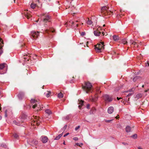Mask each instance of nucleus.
Returning a JSON list of instances; mask_svg holds the SVG:
<instances>
[{"mask_svg":"<svg viewBox=\"0 0 149 149\" xmlns=\"http://www.w3.org/2000/svg\"><path fill=\"white\" fill-rule=\"evenodd\" d=\"M82 88L86 93L92 92V86L89 82H85V84L83 86Z\"/></svg>","mask_w":149,"mask_h":149,"instance_id":"1","label":"nucleus"},{"mask_svg":"<svg viewBox=\"0 0 149 149\" xmlns=\"http://www.w3.org/2000/svg\"><path fill=\"white\" fill-rule=\"evenodd\" d=\"M31 102L32 103L34 104L33 105L32 107L33 109L37 107V111L41 110V108H43V107H42V105H41L40 102L37 101L36 100L33 99H31Z\"/></svg>","mask_w":149,"mask_h":149,"instance_id":"2","label":"nucleus"},{"mask_svg":"<svg viewBox=\"0 0 149 149\" xmlns=\"http://www.w3.org/2000/svg\"><path fill=\"white\" fill-rule=\"evenodd\" d=\"M104 42H101L95 46V50L97 52H100L104 49Z\"/></svg>","mask_w":149,"mask_h":149,"instance_id":"3","label":"nucleus"},{"mask_svg":"<svg viewBox=\"0 0 149 149\" xmlns=\"http://www.w3.org/2000/svg\"><path fill=\"white\" fill-rule=\"evenodd\" d=\"M40 17L42 18V21L44 24L50 21V16L46 13H42L40 15Z\"/></svg>","mask_w":149,"mask_h":149,"instance_id":"4","label":"nucleus"},{"mask_svg":"<svg viewBox=\"0 0 149 149\" xmlns=\"http://www.w3.org/2000/svg\"><path fill=\"white\" fill-rule=\"evenodd\" d=\"M109 7L106 6L102 7L101 9V12L105 15H110L111 13L110 11L108 10Z\"/></svg>","mask_w":149,"mask_h":149,"instance_id":"5","label":"nucleus"},{"mask_svg":"<svg viewBox=\"0 0 149 149\" xmlns=\"http://www.w3.org/2000/svg\"><path fill=\"white\" fill-rule=\"evenodd\" d=\"M7 65L5 63L0 64V74L5 73L7 70Z\"/></svg>","mask_w":149,"mask_h":149,"instance_id":"6","label":"nucleus"},{"mask_svg":"<svg viewBox=\"0 0 149 149\" xmlns=\"http://www.w3.org/2000/svg\"><path fill=\"white\" fill-rule=\"evenodd\" d=\"M34 119H33L31 123V125H39L40 122V120L39 119V117L37 116H33Z\"/></svg>","mask_w":149,"mask_h":149,"instance_id":"7","label":"nucleus"},{"mask_svg":"<svg viewBox=\"0 0 149 149\" xmlns=\"http://www.w3.org/2000/svg\"><path fill=\"white\" fill-rule=\"evenodd\" d=\"M27 141V144L25 145L27 146H28V144L32 146H34L36 145L38 143L37 140L35 139H29V141Z\"/></svg>","mask_w":149,"mask_h":149,"instance_id":"8","label":"nucleus"},{"mask_svg":"<svg viewBox=\"0 0 149 149\" xmlns=\"http://www.w3.org/2000/svg\"><path fill=\"white\" fill-rule=\"evenodd\" d=\"M103 99L106 102H111L113 100V98L107 95H104L103 96Z\"/></svg>","mask_w":149,"mask_h":149,"instance_id":"9","label":"nucleus"},{"mask_svg":"<svg viewBox=\"0 0 149 149\" xmlns=\"http://www.w3.org/2000/svg\"><path fill=\"white\" fill-rule=\"evenodd\" d=\"M39 32L35 31H32L31 33V38L33 39H36L39 35Z\"/></svg>","mask_w":149,"mask_h":149,"instance_id":"10","label":"nucleus"},{"mask_svg":"<svg viewBox=\"0 0 149 149\" xmlns=\"http://www.w3.org/2000/svg\"><path fill=\"white\" fill-rule=\"evenodd\" d=\"M28 10H27L26 11H27ZM25 12L24 13V15H25V17H26V18L28 19H31V14L30 13H28L27 11H26V10H24Z\"/></svg>","mask_w":149,"mask_h":149,"instance_id":"11","label":"nucleus"},{"mask_svg":"<svg viewBox=\"0 0 149 149\" xmlns=\"http://www.w3.org/2000/svg\"><path fill=\"white\" fill-rule=\"evenodd\" d=\"M41 139L43 143H45L47 142L48 139L46 136H42L41 138Z\"/></svg>","mask_w":149,"mask_h":149,"instance_id":"12","label":"nucleus"},{"mask_svg":"<svg viewBox=\"0 0 149 149\" xmlns=\"http://www.w3.org/2000/svg\"><path fill=\"white\" fill-rule=\"evenodd\" d=\"M27 116L24 114H22L20 117V119L21 123H23L26 120Z\"/></svg>","mask_w":149,"mask_h":149,"instance_id":"13","label":"nucleus"},{"mask_svg":"<svg viewBox=\"0 0 149 149\" xmlns=\"http://www.w3.org/2000/svg\"><path fill=\"white\" fill-rule=\"evenodd\" d=\"M114 111L113 107H110L108 108V113L109 114L112 113Z\"/></svg>","mask_w":149,"mask_h":149,"instance_id":"14","label":"nucleus"},{"mask_svg":"<svg viewBox=\"0 0 149 149\" xmlns=\"http://www.w3.org/2000/svg\"><path fill=\"white\" fill-rule=\"evenodd\" d=\"M24 96V93L23 92H20L18 94V97L19 99H22Z\"/></svg>","mask_w":149,"mask_h":149,"instance_id":"15","label":"nucleus"},{"mask_svg":"<svg viewBox=\"0 0 149 149\" xmlns=\"http://www.w3.org/2000/svg\"><path fill=\"white\" fill-rule=\"evenodd\" d=\"M94 35L96 36H99L101 33V32L100 31L98 30L94 31Z\"/></svg>","mask_w":149,"mask_h":149,"instance_id":"16","label":"nucleus"},{"mask_svg":"<svg viewBox=\"0 0 149 149\" xmlns=\"http://www.w3.org/2000/svg\"><path fill=\"white\" fill-rule=\"evenodd\" d=\"M21 120H18L17 121L14 120L13 121L14 123L16 125L19 126L21 125Z\"/></svg>","mask_w":149,"mask_h":149,"instance_id":"17","label":"nucleus"},{"mask_svg":"<svg viewBox=\"0 0 149 149\" xmlns=\"http://www.w3.org/2000/svg\"><path fill=\"white\" fill-rule=\"evenodd\" d=\"M132 128L131 127L129 126H126L125 128V130L126 132H130Z\"/></svg>","mask_w":149,"mask_h":149,"instance_id":"18","label":"nucleus"},{"mask_svg":"<svg viewBox=\"0 0 149 149\" xmlns=\"http://www.w3.org/2000/svg\"><path fill=\"white\" fill-rule=\"evenodd\" d=\"M113 38L114 40L115 41H117L119 40V37L118 36L114 35L113 36Z\"/></svg>","mask_w":149,"mask_h":149,"instance_id":"19","label":"nucleus"},{"mask_svg":"<svg viewBox=\"0 0 149 149\" xmlns=\"http://www.w3.org/2000/svg\"><path fill=\"white\" fill-rule=\"evenodd\" d=\"M90 99L91 101L93 102H95L97 100V98L96 97H91L90 98Z\"/></svg>","mask_w":149,"mask_h":149,"instance_id":"20","label":"nucleus"},{"mask_svg":"<svg viewBox=\"0 0 149 149\" xmlns=\"http://www.w3.org/2000/svg\"><path fill=\"white\" fill-rule=\"evenodd\" d=\"M36 6H38L37 4H34L33 3H31V8L34 9Z\"/></svg>","mask_w":149,"mask_h":149,"instance_id":"21","label":"nucleus"},{"mask_svg":"<svg viewBox=\"0 0 149 149\" xmlns=\"http://www.w3.org/2000/svg\"><path fill=\"white\" fill-rule=\"evenodd\" d=\"M84 103V101L81 100L80 102L79 103V107L80 109H81V106L83 105Z\"/></svg>","mask_w":149,"mask_h":149,"instance_id":"22","label":"nucleus"},{"mask_svg":"<svg viewBox=\"0 0 149 149\" xmlns=\"http://www.w3.org/2000/svg\"><path fill=\"white\" fill-rule=\"evenodd\" d=\"M130 44L133 45L135 46L137 44L136 42H134L132 40H130Z\"/></svg>","mask_w":149,"mask_h":149,"instance_id":"23","label":"nucleus"},{"mask_svg":"<svg viewBox=\"0 0 149 149\" xmlns=\"http://www.w3.org/2000/svg\"><path fill=\"white\" fill-rule=\"evenodd\" d=\"M3 43L1 38L0 39V48L3 47Z\"/></svg>","mask_w":149,"mask_h":149,"instance_id":"24","label":"nucleus"},{"mask_svg":"<svg viewBox=\"0 0 149 149\" xmlns=\"http://www.w3.org/2000/svg\"><path fill=\"white\" fill-rule=\"evenodd\" d=\"M142 95L141 94V93H138L136 95V97L137 98V99H138L139 98H140L141 97Z\"/></svg>","mask_w":149,"mask_h":149,"instance_id":"25","label":"nucleus"},{"mask_svg":"<svg viewBox=\"0 0 149 149\" xmlns=\"http://www.w3.org/2000/svg\"><path fill=\"white\" fill-rule=\"evenodd\" d=\"M45 112L48 115H50L52 113L51 111L50 110L48 109H46L45 111Z\"/></svg>","mask_w":149,"mask_h":149,"instance_id":"26","label":"nucleus"},{"mask_svg":"<svg viewBox=\"0 0 149 149\" xmlns=\"http://www.w3.org/2000/svg\"><path fill=\"white\" fill-rule=\"evenodd\" d=\"M62 133L60 134L58 136H56L55 139V140H58L62 136Z\"/></svg>","mask_w":149,"mask_h":149,"instance_id":"27","label":"nucleus"},{"mask_svg":"<svg viewBox=\"0 0 149 149\" xmlns=\"http://www.w3.org/2000/svg\"><path fill=\"white\" fill-rule=\"evenodd\" d=\"M87 23L88 25H91L92 24V22L91 20L88 19V20L87 22Z\"/></svg>","mask_w":149,"mask_h":149,"instance_id":"28","label":"nucleus"},{"mask_svg":"<svg viewBox=\"0 0 149 149\" xmlns=\"http://www.w3.org/2000/svg\"><path fill=\"white\" fill-rule=\"evenodd\" d=\"M58 96L59 98H61L63 97V94L61 93L58 94Z\"/></svg>","mask_w":149,"mask_h":149,"instance_id":"29","label":"nucleus"},{"mask_svg":"<svg viewBox=\"0 0 149 149\" xmlns=\"http://www.w3.org/2000/svg\"><path fill=\"white\" fill-rule=\"evenodd\" d=\"M13 136L16 139H19V136L16 133H15L13 134Z\"/></svg>","mask_w":149,"mask_h":149,"instance_id":"30","label":"nucleus"},{"mask_svg":"<svg viewBox=\"0 0 149 149\" xmlns=\"http://www.w3.org/2000/svg\"><path fill=\"white\" fill-rule=\"evenodd\" d=\"M131 137L133 139H135L137 138V134H135L131 136Z\"/></svg>","mask_w":149,"mask_h":149,"instance_id":"31","label":"nucleus"},{"mask_svg":"<svg viewBox=\"0 0 149 149\" xmlns=\"http://www.w3.org/2000/svg\"><path fill=\"white\" fill-rule=\"evenodd\" d=\"M122 42L124 44H126L127 43V41L125 39H123L122 41Z\"/></svg>","mask_w":149,"mask_h":149,"instance_id":"32","label":"nucleus"},{"mask_svg":"<svg viewBox=\"0 0 149 149\" xmlns=\"http://www.w3.org/2000/svg\"><path fill=\"white\" fill-rule=\"evenodd\" d=\"M75 144L76 145L79 146L80 147H81V146L83 145V144L82 143H81L80 144H79L78 143H76Z\"/></svg>","mask_w":149,"mask_h":149,"instance_id":"33","label":"nucleus"},{"mask_svg":"<svg viewBox=\"0 0 149 149\" xmlns=\"http://www.w3.org/2000/svg\"><path fill=\"white\" fill-rule=\"evenodd\" d=\"M67 127V125H65L64 126V127L61 129V130H62L64 131L65 130V129Z\"/></svg>","mask_w":149,"mask_h":149,"instance_id":"34","label":"nucleus"},{"mask_svg":"<svg viewBox=\"0 0 149 149\" xmlns=\"http://www.w3.org/2000/svg\"><path fill=\"white\" fill-rule=\"evenodd\" d=\"M48 92V93H47L46 94V96L47 97H49V96L50 94L51 93L50 92Z\"/></svg>","mask_w":149,"mask_h":149,"instance_id":"35","label":"nucleus"},{"mask_svg":"<svg viewBox=\"0 0 149 149\" xmlns=\"http://www.w3.org/2000/svg\"><path fill=\"white\" fill-rule=\"evenodd\" d=\"M2 47H1L0 48V55H1V54L3 53V51L2 49Z\"/></svg>","mask_w":149,"mask_h":149,"instance_id":"36","label":"nucleus"},{"mask_svg":"<svg viewBox=\"0 0 149 149\" xmlns=\"http://www.w3.org/2000/svg\"><path fill=\"white\" fill-rule=\"evenodd\" d=\"M138 77H135L133 79V81L135 82L136 81V80L138 79Z\"/></svg>","mask_w":149,"mask_h":149,"instance_id":"37","label":"nucleus"},{"mask_svg":"<svg viewBox=\"0 0 149 149\" xmlns=\"http://www.w3.org/2000/svg\"><path fill=\"white\" fill-rule=\"evenodd\" d=\"M80 126H78L77 127H76L75 128V131H77L80 128Z\"/></svg>","mask_w":149,"mask_h":149,"instance_id":"38","label":"nucleus"},{"mask_svg":"<svg viewBox=\"0 0 149 149\" xmlns=\"http://www.w3.org/2000/svg\"><path fill=\"white\" fill-rule=\"evenodd\" d=\"M85 32H82L81 34V36H84L85 35Z\"/></svg>","mask_w":149,"mask_h":149,"instance_id":"39","label":"nucleus"},{"mask_svg":"<svg viewBox=\"0 0 149 149\" xmlns=\"http://www.w3.org/2000/svg\"><path fill=\"white\" fill-rule=\"evenodd\" d=\"M73 139L75 141H77L78 140V139L77 137H74L73 138Z\"/></svg>","mask_w":149,"mask_h":149,"instance_id":"40","label":"nucleus"},{"mask_svg":"<svg viewBox=\"0 0 149 149\" xmlns=\"http://www.w3.org/2000/svg\"><path fill=\"white\" fill-rule=\"evenodd\" d=\"M112 120H106L105 122L107 123H110L111 122V121H112Z\"/></svg>","mask_w":149,"mask_h":149,"instance_id":"41","label":"nucleus"},{"mask_svg":"<svg viewBox=\"0 0 149 149\" xmlns=\"http://www.w3.org/2000/svg\"><path fill=\"white\" fill-rule=\"evenodd\" d=\"M132 95V93H130L128 95H127L126 96V97H129L130 96H131Z\"/></svg>","mask_w":149,"mask_h":149,"instance_id":"42","label":"nucleus"},{"mask_svg":"<svg viewBox=\"0 0 149 149\" xmlns=\"http://www.w3.org/2000/svg\"><path fill=\"white\" fill-rule=\"evenodd\" d=\"M90 104H87L86 106V107L88 109H89Z\"/></svg>","mask_w":149,"mask_h":149,"instance_id":"43","label":"nucleus"},{"mask_svg":"<svg viewBox=\"0 0 149 149\" xmlns=\"http://www.w3.org/2000/svg\"><path fill=\"white\" fill-rule=\"evenodd\" d=\"M69 133H67L66 134H65L63 136L64 137H65L66 136H67V135H69Z\"/></svg>","mask_w":149,"mask_h":149,"instance_id":"44","label":"nucleus"},{"mask_svg":"<svg viewBox=\"0 0 149 149\" xmlns=\"http://www.w3.org/2000/svg\"><path fill=\"white\" fill-rule=\"evenodd\" d=\"M5 117H7V111H5Z\"/></svg>","mask_w":149,"mask_h":149,"instance_id":"45","label":"nucleus"},{"mask_svg":"<svg viewBox=\"0 0 149 149\" xmlns=\"http://www.w3.org/2000/svg\"><path fill=\"white\" fill-rule=\"evenodd\" d=\"M122 143L124 145H128V144L127 143Z\"/></svg>","mask_w":149,"mask_h":149,"instance_id":"46","label":"nucleus"},{"mask_svg":"<svg viewBox=\"0 0 149 149\" xmlns=\"http://www.w3.org/2000/svg\"><path fill=\"white\" fill-rule=\"evenodd\" d=\"M122 98H121V97H120V98H119L118 97H117V99L119 100H120V99H122Z\"/></svg>","mask_w":149,"mask_h":149,"instance_id":"47","label":"nucleus"},{"mask_svg":"<svg viewBox=\"0 0 149 149\" xmlns=\"http://www.w3.org/2000/svg\"><path fill=\"white\" fill-rule=\"evenodd\" d=\"M119 116L118 115L115 118H116V119H118L119 118Z\"/></svg>","mask_w":149,"mask_h":149,"instance_id":"48","label":"nucleus"},{"mask_svg":"<svg viewBox=\"0 0 149 149\" xmlns=\"http://www.w3.org/2000/svg\"><path fill=\"white\" fill-rule=\"evenodd\" d=\"M70 22L72 24H73L74 23V22L73 21H71Z\"/></svg>","mask_w":149,"mask_h":149,"instance_id":"49","label":"nucleus"},{"mask_svg":"<svg viewBox=\"0 0 149 149\" xmlns=\"http://www.w3.org/2000/svg\"><path fill=\"white\" fill-rule=\"evenodd\" d=\"M102 35L104 36L105 35V33L103 31L102 32Z\"/></svg>","mask_w":149,"mask_h":149,"instance_id":"50","label":"nucleus"},{"mask_svg":"<svg viewBox=\"0 0 149 149\" xmlns=\"http://www.w3.org/2000/svg\"><path fill=\"white\" fill-rule=\"evenodd\" d=\"M46 31V33H49V30H46V31Z\"/></svg>","mask_w":149,"mask_h":149,"instance_id":"51","label":"nucleus"},{"mask_svg":"<svg viewBox=\"0 0 149 149\" xmlns=\"http://www.w3.org/2000/svg\"><path fill=\"white\" fill-rule=\"evenodd\" d=\"M54 30H50V31H51L52 32H54Z\"/></svg>","mask_w":149,"mask_h":149,"instance_id":"52","label":"nucleus"},{"mask_svg":"<svg viewBox=\"0 0 149 149\" xmlns=\"http://www.w3.org/2000/svg\"><path fill=\"white\" fill-rule=\"evenodd\" d=\"M148 66H149V61H147Z\"/></svg>","mask_w":149,"mask_h":149,"instance_id":"53","label":"nucleus"},{"mask_svg":"<svg viewBox=\"0 0 149 149\" xmlns=\"http://www.w3.org/2000/svg\"><path fill=\"white\" fill-rule=\"evenodd\" d=\"M149 90V89H148V90H145V92H147V91H148Z\"/></svg>","mask_w":149,"mask_h":149,"instance_id":"54","label":"nucleus"},{"mask_svg":"<svg viewBox=\"0 0 149 149\" xmlns=\"http://www.w3.org/2000/svg\"><path fill=\"white\" fill-rule=\"evenodd\" d=\"M138 149H143V148H141L139 147H138Z\"/></svg>","mask_w":149,"mask_h":149,"instance_id":"55","label":"nucleus"},{"mask_svg":"<svg viewBox=\"0 0 149 149\" xmlns=\"http://www.w3.org/2000/svg\"><path fill=\"white\" fill-rule=\"evenodd\" d=\"M121 102L122 103H124V104H125L124 103V101H121Z\"/></svg>","mask_w":149,"mask_h":149,"instance_id":"56","label":"nucleus"},{"mask_svg":"<svg viewBox=\"0 0 149 149\" xmlns=\"http://www.w3.org/2000/svg\"><path fill=\"white\" fill-rule=\"evenodd\" d=\"M78 26V24H76V27H77Z\"/></svg>","mask_w":149,"mask_h":149,"instance_id":"57","label":"nucleus"},{"mask_svg":"<svg viewBox=\"0 0 149 149\" xmlns=\"http://www.w3.org/2000/svg\"><path fill=\"white\" fill-rule=\"evenodd\" d=\"M2 118V117L1 116H0V120H1Z\"/></svg>","mask_w":149,"mask_h":149,"instance_id":"58","label":"nucleus"},{"mask_svg":"<svg viewBox=\"0 0 149 149\" xmlns=\"http://www.w3.org/2000/svg\"><path fill=\"white\" fill-rule=\"evenodd\" d=\"M63 144H64V145H65V142L64 141V142L63 143Z\"/></svg>","mask_w":149,"mask_h":149,"instance_id":"59","label":"nucleus"},{"mask_svg":"<svg viewBox=\"0 0 149 149\" xmlns=\"http://www.w3.org/2000/svg\"><path fill=\"white\" fill-rule=\"evenodd\" d=\"M142 87H143H143H144V85H142Z\"/></svg>","mask_w":149,"mask_h":149,"instance_id":"60","label":"nucleus"},{"mask_svg":"<svg viewBox=\"0 0 149 149\" xmlns=\"http://www.w3.org/2000/svg\"><path fill=\"white\" fill-rule=\"evenodd\" d=\"M132 89H130V90H129V91L130 92V91H132Z\"/></svg>","mask_w":149,"mask_h":149,"instance_id":"61","label":"nucleus"},{"mask_svg":"<svg viewBox=\"0 0 149 149\" xmlns=\"http://www.w3.org/2000/svg\"><path fill=\"white\" fill-rule=\"evenodd\" d=\"M50 0H47V1H50Z\"/></svg>","mask_w":149,"mask_h":149,"instance_id":"62","label":"nucleus"},{"mask_svg":"<svg viewBox=\"0 0 149 149\" xmlns=\"http://www.w3.org/2000/svg\"><path fill=\"white\" fill-rule=\"evenodd\" d=\"M105 26V24L103 25V26Z\"/></svg>","mask_w":149,"mask_h":149,"instance_id":"63","label":"nucleus"},{"mask_svg":"<svg viewBox=\"0 0 149 149\" xmlns=\"http://www.w3.org/2000/svg\"><path fill=\"white\" fill-rule=\"evenodd\" d=\"M68 8H70V6Z\"/></svg>","mask_w":149,"mask_h":149,"instance_id":"64","label":"nucleus"}]
</instances>
